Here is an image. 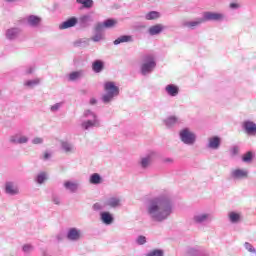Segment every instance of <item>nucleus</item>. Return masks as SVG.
I'll return each mask as SVG.
<instances>
[{
	"label": "nucleus",
	"mask_w": 256,
	"mask_h": 256,
	"mask_svg": "<svg viewBox=\"0 0 256 256\" xmlns=\"http://www.w3.org/2000/svg\"><path fill=\"white\" fill-rule=\"evenodd\" d=\"M232 179H247L249 177V171L247 169L236 168L230 173Z\"/></svg>",
	"instance_id": "obj_21"
},
{
	"label": "nucleus",
	"mask_w": 256,
	"mask_h": 256,
	"mask_svg": "<svg viewBox=\"0 0 256 256\" xmlns=\"http://www.w3.org/2000/svg\"><path fill=\"white\" fill-rule=\"evenodd\" d=\"M43 141L42 137H35L32 139V145H43Z\"/></svg>",
	"instance_id": "obj_47"
},
{
	"label": "nucleus",
	"mask_w": 256,
	"mask_h": 256,
	"mask_svg": "<svg viewBox=\"0 0 256 256\" xmlns=\"http://www.w3.org/2000/svg\"><path fill=\"white\" fill-rule=\"evenodd\" d=\"M121 43H133V36L122 35L114 41V45H121Z\"/></svg>",
	"instance_id": "obj_31"
},
{
	"label": "nucleus",
	"mask_w": 256,
	"mask_h": 256,
	"mask_svg": "<svg viewBox=\"0 0 256 256\" xmlns=\"http://www.w3.org/2000/svg\"><path fill=\"white\" fill-rule=\"evenodd\" d=\"M33 73H35V67H33V66H30L29 68H27V69L25 70V74H26V75H31V74H33Z\"/></svg>",
	"instance_id": "obj_50"
},
{
	"label": "nucleus",
	"mask_w": 256,
	"mask_h": 256,
	"mask_svg": "<svg viewBox=\"0 0 256 256\" xmlns=\"http://www.w3.org/2000/svg\"><path fill=\"white\" fill-rule=\"evenodd\" d=\"M20 23H25L28 27H32L33 29H37V27H41V23H43V18L37 15H28L20 20Z\"/></svg>",
	"instance_id": "obj_10"
},
{
	"label": "nucleus",
	"mask_w": 256,
	"mask_h": 256,
	"mask_svg": "<svg viewBox=\"0 0 256 256\" xmlns=\"http://www.w3.org/2000/svg\"><path fill=\"white\" fill-rule=\"evenodd\" d=\"M56 240H57L58 242L63 241V234H57V235H56Z\"/></svg>",
	"instance_id": "obj_53"
},
{
	"label": "nucleus",
	"mask_w": 256,
	"mask_h": 256,
	"mask_svg": "<svg viewBox=\"0 0 256 256\" xmlns=\"http://www.w3.org/2000/svg\"><path fill=\"white\" fill-rule=\"evenodd\" d=\"M5 192L8 195H19V187H17L13 182H7L5 184Z\"/></svg>",
	"instance_id": "obj_26"
},
{
	"label": "nucleus",
	"mask_w": 256,
	"mask_h": 256,
	"mask_svg": "<svg viewBox=\"0 0 256 256\" xmlns=\"http://www.w3.org/2000/svg\"><path fill=\"white\" fill-rule=\"evenodd\" d=\"M100 221L103 225H113L115 217L109 211H101L99 214Z\"/></svg>",
	"instance_id": "obj_20"
},
{
	"label": "nucleus",
	"mask_w": 256,
	"mask_h": 256,
	"mask_svg": "<svg viewBox=\"0 0 256 256\" xmlns=\"http://www.w3.org/2000/svg\"><path fill=\"white\" fill-rule=\"evenodd\" d=\"M192 221L195 225H207L213 221V214L203 210L194 212Z\"/></svg>",
	"instance_id": "obj_6"
},
{
	"label": "nucleus",
	"mask_w": 256,
	"mask_h": 256,
	"mask_svg": "<svg viewBox=\"0 0 256 256\" xmlns=\"http://www.w3.org/2000/svg\"><path fill=\"white\" fill-rule=\"evenodd\" d=\"M52 203H54V205H61V198L57 195H53L52 196Z\"/></svg>",
	"instance_id": "obj_49"
},
{
	"label": "nucleus",
	"mask_w": 256,
	"mask_h": 256,
	"mask_svg": "<svg viewBox=\"0 0 256 256\" xmlns=\"http://www.w3.org/2000/svg\"><path fill=\"white\" fill-rule=\"evenodd\" d=\"M63 187L69 193H77V191H79V187H81V184L77 180H67L63 183Z\"/></svg>",
	"instance_id": "obj_19"
},
{
	"label": "nucleus",
	"mask_w": 256,
	"mask_h": 256,
	"mask_svg": "<svg viewBox=\"0 0 256 256\" xmlns=\"http://www.w3.org/2000/svg\"><path fill=\"white\" fill-rule=\"evenodd\" d=\"M228 220L232 225H237L243 221V213L239 211H230L228 212Z\"/></svg>",
	"instance_id": "obj_22"
},
{
	"label": "nucleus",
	"mask_w": 256,
	"mask_h": 256,
	"mask_svg": "<svg viewBox=\"0 0 256 256\" xmlns=\"http://www.w3.org/2000/svg\"><path fill=\"white\" fill-rule=\"evenodd\" d=\"M162 31H169V26L163 24H156L149 28L148 33H162Z\"/></svg>",
	"instance_id": "obj_28"
},
{
	"label": "nucleus",
	"mask_w": 256,
	"mask_h": 256,
	"mask_svg": "<svg viewBox=\"0 0 256 256\" xmlns=\"http://www.w3.org/2000/svg\"><path fill=\"white\" fill-rule=\"evenodd\" d=\"M104 67H105V64L101 60H95L92 63V70L94 71V73H101V71H103Z\"/></svg>",
	"instance_id": "obj_32"
},
{
	"label": "nucleus",
	"mask_w": 256,
	"mask_h": 256,
	"mask_svg": "<svg viewBox=\"0 0 256 256\" xmlns=\"http://www.w3.org/2000/svg\"><path fill=\"white\" fill-rule=\"evenodd\" d=\"M78 5H83L84 9H91L93 7V0H76Z\"/></svg>",
	"instance_id": "obj_37"
},
{
	"label": "nucleus",
	"mask_w": 256,
	"mask_h": 256,
	"mask_svg": "<svg viewBox=\"0 0 256 256\" xmlns=\"http://www.w3.org/2000/svg\"><path fill=\"white\" fill-rule=\"evenodd\" d=\"M242 129L246 135L250 137H255L256 135V123L251 120H245L242 123Z\"/></svg>",
	"instance_id": "obj_15"
},
{
	"label": "nucleus",
	"mask_w": 256,
	"mask_h": 256,
	"mask_svg": "<svg viewBox=\"0 0 256 256\" xmlns=\"http://www.w3.org/2000/svg\"><path fill=\"white\" fill-rule=\"evenodd\" d=\"M87 75V72L83 69L72 71L67 75L68 81L71 83H77V81H81Z\"/></svg>",
	"instance_id": "obj_16"
},
{
	"label": "nucleus",
	"mask_w": 256,
	"mask_h": 256,
	"mask_svg": "<svg viewBox=\"0 0 256 256\" xmlns=\"http://www.w3.org/2000/svg\"><path fill=\"white\" fill-rule=\"evenodd\" d=\"M104 205L109 209H119L121 207V197L119 196H112L104 201Z\"/></svg>",
	"instance_id": "obj_18"
},
{
	"label": "nucleus",
	"mask_w": 256,
	"mask_h": 256,
	"mask_svg": "<svg viewBox=\"0 0 256 256\" xmlns=\"http://www.w3.org/2000/svg\"><path fill=\"white\" fill-rule=\"evenodd\" d=\"M135 27H136L137 29H143V28H145V25L139 24V25H136Z\"/></svg>",
	"instance_id": "obj_56"
},
{
	"label": "nucleus",
	"mask_w": 256,
	"mask_h": 256,
	"mask_svg": "<svg viewBox=\"0 0 256 256\" xmlns=\"http://www.w3.org/2000/svg\"><path fill=\"white\" fill-rule=\"evenodd\" d=\"M49 157H51V154H49L48 152H46V153L44 154V159L47 160V159H49Z\"/></svg>",
	"instance_id": "obj_55"
},
{
	"label": "nucleus",
	"mask_w": 256,
	"mask_h": 256,
	"mask_svg": "<svg viewBox=\"0 0 256 256\" xmlns=\"http://www.w3.org/2000/svg\"><path fill=\"white\" fill-rule=\"evenodd\" d=\"M155 59V54H146L142 56L140 63L141 75L147 77V75H151V73L155 71V67H157V61Z\"/></svg>",
	"instance_id": "obj_4"
},
{
	"label": "nucleus",
	"mask_w": 256,
	"mask_h": 256,
	"mask_svg": "<svg viewBox=\"0 0 256 256\" xmlns=\"http://www.w3.org/2000/svg\"><path fill=\"white\" fill-rule=\"evenodd\" d=\"M41 83V80L39 78L33 79V80H27L24 82L25 87H29L30 89H33V87H37Z\"/></svg>",
	"instance_id": "obj_35"
},
{
	"label": "nucleus",
	"mask_w": 256,
	"mask_h": 256,
	"mask_svg": "<svg viewBox=\"0 0 256 256\" xmlns=\"http://www.w3.org/2000/svg\"><path fill=\"white\" fill-rule=\"evenodd\" d=\"M242 161L244 163H251V161H253V153L247 152L246 154H244L242 157Z\"/></svg>",
	"instance_id": "obj_40"
},
{
	"label": "nucleus",
	"mask_w": 256,
	"mask_h": 256,
	"mask_svg": "<svg viewBox=\"0 0 256 256\" xmlns=\"http://www.w3.org/2000/svg\"><path fill=\"white\" fill-rule=\"evenodd\" d=\"M63 107V102H58L50 107L51 113H57Z\"/></svg>",
	"instance_id": "obj_41"
},
{
	"label": "nucleus",
	"mask_w": 256,
	"mask_h": 256,
	"mask_svg": "<svg viewBox=\"0 0 256 256\" xmlns=\"http://www.w3.org/2000/svg\"><path fill=\"white\" fill-rule=\"evenodd\" d=\"M229 7L235 11L237 9H241V4H239V2H232L229 4Z\"/></svg>",
	"instance_id": "obj_48"
},
{
	"label": "nucleus",
	"mask_w": 256,
	"mask_h": 256,
	"mask_svg": "<svg viewBox=\"0 0 256 256\" xmlns=\"http://www.w3.org/2000/svg\"><path fill=\"white\" fill-rule=\"evenodd\" d=\"M204 23L212 21L214 23H223L227 19V16L223 12H211L207 11L203 14Z\"/></svg>",
	"instance_id": "obj_8"
},
{
	"label": "nucleus",
	"mask_w": 256,
	"mask_h": 256,
	"mask_svg": "<svg viewBox=\"0 0 256 256\" xmlns=\"http://www.w3.org/2000/svg\"><path fill=\"white\" fill-rule=\"evenodd\" d=\"M244 247L246 251H249V253H256V249L251 245V243L245 242Z\"/></svg>",
	"instance_id": "obj_45"
},
{
	"label": "nucleus",
	"mask_w": 256,
	"mask_h": 256,
	"mask_svg": "<svg viewBox=\"0 0 256 256\" xmlns=\"http://www.w3.org/2000/svg\"><path fill=\"white\" fill-rule=\"evenodd\" d=\"M230 155L231 157H237L239 155V146H232L230 148Z\"/></svg>",
	"instance_id": "obj_44"
},
{
	"label": "nucleus",
	"mask_w": 256,
	"mask_h": 256,
	"mask_svg": "<svg viewBox=\"0 0 256 256\" xmlns=\"http://www.w3.org/2000/svg\"><path fill=\"white\" fill-rule=\"evenodd\" d=\"M137 245H145L147 243V237L140 235L136 238Z\"/></svg>",
	"instance_id": "obj_43"
},
{
	"label": "nucleus",
	"mask_w": 256,
	"mask_h": 256,
	"mask_svg": "<svg viewBox=\"0 0 256 256\" xmlns=\"http://www.w3.org/2000/svg\"><path fill=\"white\" fill-rule=\"evenodd\" d=\"M178 122H179V118H177L176 116H170L164 119L163 121L167 129H171V127H175V125H177Z\"/></svg>",
	"instance_id": "obj_29"
},
{
	"label": "nucleus",
	"mask_w": 256,
	"mask_h": 256,
	"mask_svg": "<svg viewBox=\"0 0 256 256\" xmlns=\"http://www.w3.org/2000/svg\"><path fill=\"white\" fill-rule=\"evenodd\" d=\"M49 179V174H47V172L42 171L39 172L34 181L38 184V185H43L47 180Z\"/></svg>",
	"instance_id": "obj_27"
},
{
	"label": "nucleus",
	"mask_w": 256,
	"mask_h": 256,
	"mask_svg": "<svg viewBox=\"0 0 256 256\" xmlns=\"http://www.w3.org/2000/svg\"><path fill=\"white\" fill-rule=\"evenodd\" d=\"M205 23L204 18H196L194 20H183L181 22V27H184L185 29H189L190 31H195V29H199L200 25H203Z\"/></svg>",
	"instance_id": "obj_12"
},
{
	"label": "nucleus",
	"mask_w": 256,
	"mask_h": 256,
	"mask_svg": "<svg viewBox=\"0 0 256 256\" xmlns=\"http://www.w3.org/2000/svg\"><path fill=\"white\" fill-rule=\"evenodd\" d=\"M188 255H191V256L201 255V248L199 247L189 248Z\"/></svg>",
	"instance_id": "obj_39"
},
{
	"label": "nucleus",
	"mask_w": 256,
	"mask_h": 256,
	"mask_svg": "<svg viewBox=\"0 0 256 256\" xmlns=\"http://www.w3.org/2000/svg\"><path fill=\"white\" fill-rule=\"evenodd\" d=\"M145 256H165V250L159 248L152 249Z\"/></svg>",
	"instance_id": "obj_34"
},
{
	"label": "nucleus",
	"mask_w": 256,
	"mask_h": 256,
	"mask_svg": "<svg viewBox=\"0 0 256 256\" xmlns=\"http://www.w3.org/2000/svg\"><path fill=\"white\" fill-rule=\"evenodd\" d=\"M104 94L101 96V101L104 105H109L112 101H115L116 97H119L121 90L116 82L107 81L103 86Z\"/></svg>",
	"instance_id": "obj_3"
},
{
	"label": "nucleus",
	"mask_w": 256,
	"mask_h": 256,
	"mask_svg": "<svg viewBox=\"0 0 256 256\" xmlns=\"http://www.w3.org/2000/svg\"><path fill=\"white\" fill-rule=\"evenodd\" d=\"M7 33H17V28L8 29Z\"/></svg>",
	"instance_id": "obj_54"
},
{
	"label": "nucleus",
	"mask_w": 256,
	"mask_h": 256,
	"mask_svg": "<svg viewBox=\"0 0 256 256\" xmlns=\"http://www.w3.org/2000/svg\"><path fill=\"white\" fill-rule=\"evenodd\" d=\"M103 39H105V36H103V33H96L92 37V41H94V43H99V41H103Z\"/></svg>",
	"instance_id": "obj_42"
},
{
	"label": "nucleus",
	"mask_w": 256,
	"mask_h": 256,
	"mask_svg": "<svg viewBox=\"0 0 256 256\" xmlns=\"http://www.w3.org/2000/svg\"><path fill=\"white\" fill-rule=\"evenodd\" d=\"M179 139L184 145L193 147L197 143V134L190 128H183L179 132Z\"/></svg>",
	"instance_id": "obj_5"
},
{
	"label": "nucleus",
	"mask_w": 256,
	"mask_h": 256,
	"mask_svg": "<svg viewBox=\"0 0 256 256\" xmlns=\"http://www.w3.org/2000/svg\"><path fill=\"white\" fill-rule=\"evenodd\" d=\"M21 35L19 33H6V39L8 41H21Z\"/></svg>",
	"instance_id": "obj_36"
},
{
	"label": "nucleus",
	"mask_w": 256,
	"mask_h": 256,
	"mask_svg": "<svg viewBox=\"0 0 256 256\" xmlns=\"http://www.w3.org/2000/svg\"><path fill=\"white\" fill-rule=\"evenodd\" d=\"M159 17H161V14L157 11H150L145 14V19L147 21H154L155 19H159Z\"/></svg>",
	"instance_id": "obj_33"
},
{
	"label": "nucleus",
	"mask_w": 256,
	"mask_h": 256,
	"mask_svg": "<svg viewBox=\"0 0 256 256\" xmlns=\"http://www.w3.org/2000/svg\"><path fill=\"white\" fill-rule=\"evenodd\" d=\"M165 93L169 97H177V95H179V86L175 84H168L165 86Z\"/></svg>",
	"instance_id": "obj_24"
},
{
	"label": "nucleus",
	"mask_w": 256,
	"mask_h": 256,
	"mask_svg": "<svg viewBox=\"0 0 256 256\" xmlns=\"http://www.w3.org/2000/svg\"><path fill=\"white\" fill-rule=\"evenodd\" d=\"M22 251H23V253H26L27 255H29V253H31V251H33V245H31V244H25V245L22 247Z\"/></svg>",
	"instance_id": "obj_46"
},
{
	"label": "nucleus",
	"mask_w": 256,
	"mask_h": 256,
	"mask_svg": "<svg viewBox=\"0 0 256 256\" xmlns=\"http://www.w3.org/2000/svg\"><path fill=\"white\" fill-rule=\"evenodd\" d=\"M80 127L82 131H89L95 127H101V120L93 110L86 109L81 116Z\"/></svg>",
	"instance_id": "obj_2"
},
{
	"label": "nucleus",
	"mask_w": 256,
	"mask_h": 256,
	"mask_svg": "<svg viewBox=\"0 0 256 256\" xmlns=\"http://www.w3.org/2000/svg\"><path fill=\"white\" fill-rule=\"evenodd\" d=\"M66 239L71 243H77L83 239V231L77 227H70L66 231Z\"/></svg>",
	"instance_id": "obj_9"
},
{
	"label": "nucleus",
	"mask_w": 256,
	"mask_h": 256,
	"mask_svg": "<svg viewBox=\"0 0 256 256\" xmlns=\"http://www.w3.org/2000/svg\"><path fill=\"white\" fill-rule=\"evenodd\" d=\"M145 213L154 223H163L173 215V199L169 193H163L147 200Z\"/></svg>",
	"instance_id": "obj_1"
},
{
	"label": "nucleus",
	"mask_w": 256,
	"mask_h": 256,
	"mask_svg": "<svg viewBox=\"0 0 256 256\" xmlns=\"http://www.w3.org/2000/svg\"><path fill=\"white\" fill-rule=\"evenodd\" d=\"M60 147H61L62 151L64 153H66V155H73V154L77 153V148L75 147V144H73L72 142H69L67 140H62L60 142Z\"/></svg>",
	"instance_id": "obj_17"
},
{
	"label": "nucleus",
	"mask_w": 256,
	"mask_h": 256,
	"mask_svg": "<svg viewBox=\"0 0 256 256\" xmlns=\"http://www.w3.org/2000/svg\"><path fill=\"white\" fill-rule=\"evenodd\" d=\"M89 183L91 185H101L103 183V177L99 173H93L89 177Z\"/></svg>",
	"instance_id": "obj_30"
},
{
	"label": "nucleus",
	"mask_w": 256,
	"mask_h": 256,
	"mask_svg": "<svg viewBox=\"0 0 256 256\" xmlns=\"http://www.w3.org/2000/svg\"><path fill=\"white\" fill-rule=\"evenodd\" d=\"M173 158H164L163 163H166V165H171L173 163Z\"/></svg>",
	"instance_id": "obj_51"
},
{
	"label": "nucleus",
	"mask_w": 256,
	"mask_h": 256,
	"mask_svg": "<svg viewBox=\"0 0 256 256\" xmlns=\"http://www.w3.org/2000/svg\"><path fill=\"white\" fill-rule=\"evenodd\" d=\"M155 159V151H148L146 154L140 156L138 160V167L141 171H149Z\"/></svg>",
	"instance_id": "obj_7"
},
{
	"label": "nucleus",
	"mask_w": 256,
	"mask_h": 256,
	"mask_svg": "<svg viewBox=\"0 0 256 256\" xmlns=\"http://www.w3.org/2000/svg\"><path fill=\"white\" fill-rule=\"evenodd\" d=\"M89 104L90 105H97V99L96 98H90Z\"/></svg>",
	"instance_id": "obj_52"
},
{
	"label": "nucleus",
	"mask_w": 256,
	"mask_h": 256,
	"mask_svg": "<svg viewBox=\"0 0 256 256\" xmlns=\"http://www.w3.org/2000/svg\"><path fill=\"white\" fill-rule=\"evenodd\" d=\"M105 207H107L104 203L101 202H96L92 205V209L93 211H103V209H105Z\"/></svg>",
	"instance_id": "obj_38"
},
{
	"label": "nucleus",
	"mask_w": 256,
	"mask_h": 256,
	"mask_svg": "<svg viewBox=\"0 0 256 256\" xmlns=\"http://www.w3.org/2000/svg\"><path fill=\"white\" fill-rule=\"evenodd\" d=\"M93 23V17L89 14L82 15L78 18V24L80 27H89Z\"/></svg>",
	"instance_id": "obj_25"
},
{
	"label": "nucleus",
	"mask_w": 256,
	"mask_h": 256,
	"mask_svg": "<svg viewBox=\"0 0 256 256\" xmlns=\"http://www.w3.org/2000/svg\"><path fill=\"white\" fill-rule=\"evenodd\" d=\"M77 43H78V45H81L82 42L80 41V42H77Z\"/></svg>",
	"instance_id": "obj_57"
},
{
	"label": "nucleus",
	"mask_w": 256,
	"mask_h": 256,
	"mask_svg": "<svg viewBox=\"0 0 256 256\" xmlns=\"http://www.w3.org/2000/svg\"><path fill=\"white\" fill-rule=\"evenodd\" d=\"M9 143H12V145H25L29 143V136L23 134V132H17L9 137Z\"/></svg>",
	"instance_id": "obj_11"
},
{
	"label": "nucleus",
	"mask_w": 256,
	"mask_h": 256,
	"mask_svg": "<svg viewBox=\"0 0 256 256\" xmlns=\"http://www.w3.org/2000/svg\"><path fill=\"white\" fill-rule=\"evenodd\" d=\"M78 23V18L73 16L68 18L66 21L62 22L59 25V29H71V27H75Z\"/></svg>",
	"instance_id": "obj_23"
},
{
	"label": "nucleus",
	"mask_w": 256,
	"mask_h": 256,
	"mask_svg": "<svg viewBox=\"0 0 256 256\" xmlns=\"http://www.w3.org/2000/svg\"><path fill=\"white\" fill-rule=\"evenodd\" d=\"M117 26V20L113 19V18H109L104 20L103 22H98L95 25V31L97 33H101V31H103L104 29H113V27Z\"/></svg>",
	"instance_id": "obj_13"
},
{
	"label": "nucleus",
	"mask_w": 256,
	"mask_h": 256,
	"mask_svg": "<svg viewBox=\"0 0 256 256\" xmlns=\"http://www.w3.org/2000/svg\"><path fill=\"white\" fill-rule=\"evenodd\" d=\"M221 143H222L221 137L211 136L207 139L206 147L210 151H219V149H221Z\"/></svg>",
	"instance_id": "obj_14"
}]
</instances>
